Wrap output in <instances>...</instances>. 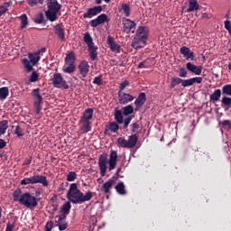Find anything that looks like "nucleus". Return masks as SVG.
I'll return each instance as SVG.
<instances>
[{"label": "nucleus", "instance_id": "1", "mask_svg": "<svg viewBox=\"0 0 231 231\" xmlns=\"http://www.w3.org/2000/svg\"><path fill=\"white\" fill-rule=\"evenodd\" d=\"M93 192L87 191L85 194L79 189L77 183H71L67 191V199L74 205H82L86 201H91Z\"/></svg>", "mask_w": 231, "mask_h": 231}, {"label": "nucleus", "instance_id": "2", "mask_svg": "<svg viewBox=\"0 0 231 231\" xmlns=\"http://www.w3.org/2000/svg\"><path fill=\"white\" fill-rule=\"evenodd\" d=\"M118 163V152L111 150L109 158L107 160V153H103L98 158V167L102 177L106 176L107 170L109 171H115Z\"/></svg>", "mask_w": 231, "mask_h": 231}, {"label": "nucleus", "instance_id": "3", "mask_svg": "<svg viewBox=\"0 0 231 231\" xmlns=\"http://www.w3.org/2000/svg\"><path fill=\"white\" fill-rule=\"evenodd\" d=\"M14 201H17L27 208H35L37 207V198L29 192L23 193L21 189H16L13 194Z\"/></svg>", "mask_w": 231, "mask_h": 231}, {"label": "nucleus", "instance_id": "4", "mask_svg": "<svg viewBox=\"0 0 231 231\" xmlns=\"http://www.w3.org/2000/svg\"><path fill=\"white\" fill-rule=\"evenodd\" d=\"M47 6L48 9L45 12V15L49 21L53 23L54 21H57V14L60 11V5L57 0H49L47 1Z\"/></svg>", "mask_w": 231, "mask_h": 231}, {"label": "nucleus", "instance_id": "5", "mask_svg": "<svg viewBox=\"0 0 231 231\" xmlns=\"http://www.w3.org/2000/svg\"><path fill=\"white\" fill-rule=\"evenodd\" d=\"M91 120H93V108H87L79 120L83 133H89L91 131Z\"/></svg>", "mask_w": 231, "mask_h": 231}, {"label": "nucleus", "instance_id": "6", "mask_svg": "<svg viewBox=\"0 0 231 231\" xmlns=\"http://www.w3.org/2000/svg\"><path fill=\"white\" fill-rule=\"evenodd\" d=\"M136 143H138V135L136 134L130 135L128 140L124 137L117 138V147H122L123 149H133V147H136Z\"/></svg>", "mask_w": 231, "mask_h": 231}, {"label": "nucleus", "instance_id": "7", "mask_svg": "<svg viewBox=\"0 0 231 231\" xmlns=\"http://www.w3.org/2000/svg\"><path fill=\"white\" fill-rule=\"evenodd\" d=\"M37 183H42L43 187H48V180L44 175H33L29 178L23 179L21 180V185H35Z\"/></svg>", "mask_w": 231, "mask_h": 231}, {"label": "nucleus", "instance_id": "8", "mask_svg": "<svg viewBox=\"0 0 231 231\" xmlns=\"http://www.w3.org/2000/svg\"><path fill=\"white\" fill-rule=\"evenodd\" d=\"M52 84L54 88H63V89H69V85L65 81L60 73H54L52 78Z\"/></svg>", "mask_w": 231, "mask_h": 231}, {"label": "nucleus", "instance_id": "9", "mask_svg": "<svg viewBox=\"0 0 231 231\" xmlns=\"http://www.w3.org/2000/svg\"><path fill=\"white\" fill-rule=\"evenodd\" d=\"M32 95L34 98V109L36 113L39 115L41 113V104H42V96H41V92L39 88H35L32 90Z\"/></svg>", "mask_w": 231, "mask_h": 231}, {"label": "nucleus", "instance_id": "10", "mask_svg": "<svg viewBox=\"0 0 231 231\" xmlns=\"http://www.w3.org/2000/svg\"><path fill=\"white\" fill-rule=\"evenodd\" d=\"M118 98L119 104H121L122 106H125V104H129V102H133V100H134V97L124 91L118 92Z\"/></svg>", "mask_w": 231, "mask_h": 231}, {"label": "nucleus", "instance_id": "11", "mask_svg": "<svg viewBox=\"0 0 231 231\" xmlns=\"http://www.w3.org/2000/svg\"><path fill=\"white\" fill-rule=\"evenodd\" d=\"M109 19L107 18V14H102L90 22V26L92 28H97L99 24H104V23H107Z\"/></svg>", "mask_w": 231, "mask_h": 231}, {"label": "nucleus", "instance_id": "12", "mask_svg": "<svg viewBox=\"0 0 231 231\" xmlns=\"http://www.w3.org/2000/svg\"><path fill=\"white\" fill-rule=\"evenodd\" d=\"M102 12V5L94 6L92 8L88 9L87 13L83 14L84 19H91V17H95L97 14Z\"/></svg>", "mask_w": 231, "mask_h": 231}, {"label": "nucleus", "instance_id": "13", "mask_svg": "<svg viewBox=\"0 0 231 231\" xmlns=\"http://www.w3.org/2000/svg\"><path fill=\"white\" fill-rule=\"evenodd\" d=\"M123 28L125 33H129L136 26V23L128 18H123Z\"/></svg>", "mask_w": 231, "mask_h": 231}, {"label": "nucleus", "instance_id": "14", "mask_svg": "<svg viewBox=\"0 0 231 231\" xmlns=\"http://www.w3.org/2000/svg\"><path fill=\"white\" fill-rule=\"evenodd\" d=\"M55 221L59 226V230H66L68 228V222H66V217L64 216H56Z\"/></svg>", "mask_w": 231, "mask_h": 231}, {"label": "nucleus", "instance_id": "15", "mask_svg": "<svg viewBox=\"0 0 231 231\" xmlns=\"http://www.w3.org/2000/svg\"><path fill=\"white\" fill-rule=\"evenodd\" d=\"M145 44H147V40L134 37L131 46L134 47V50H140V48H144Z\"/></svg>", "mask_w": 231, "mask_h": 231}, {"label": "nucleus", "instance_id": "16", "mask_svg": "<svg viewBox=\"0 0 231 231\" xmlns=\"http://www.w3.org/2000/svg\"><path fill=\"white\" fill-rule=\"evenodd\" d=\"M78 69L83 79H86V77H88V73H89V64L88 61L84 60L79 65Z\"/></svg>", "mask_w": 231, "mask_h": 231}, {"label": "nucleus", "instance_id": "17", "mask_svg": "<svg viewBox=\"0 0 231 231\" xmlns=\"http://www.w3.org/2000/svg\"><path fill=\"white\" fill-rule=\"evenodd\" d=\"M134 37L137 39H143V41H147V37H149V32H147L145 27L140 26L138 27Z\"/></svg>", "mask_w": 231, "mask_h": 231}, {"label": "nucleus", "instance_id": "18", "mask_svg": "<svg viewBox=\"0 0 231 231\" xmlns=\"http://www.w3.org/2000/svg\"><path fill=\"white\" fill-rule=\"evenodd\" d=\"M186 68L189 71L194 73L195 75H201V71H203V68L201 66H196L190 62L186 64Z\"/></svg>", "mask_w": 231, "mask_h": 231}, {"label": "nucleus", "instance_id": "19", "mask_svg": "<svg viewBox=\"0 0 231 231\" xmlns=\"http://www.w3.org/2000/svg\"><path fill=\"white\" fill-rule=\"evenodd\" d=\"M181 55L185 57L188 60H194V52L190 51V49L189 47H181L180 50Z\"/></svg>", "mask_w": 231, "mask_h": 231}, {"label": "nucleus", "instance_id": "20", "mask_svg": "<svg viewBox=\"0 0 231 231\" xmlns=\"http://www.w3.org/2000/svg\"><path fill=\"white\" fill-rule=\"evenodd\" d=\"M115 180H116V177H113L108 181L103 184L102 190L105 194H109V192H111V189L113 187V184L115 183Z\"/></svg>", "mask_w": 231, "mask_h": 231}, {"label": "nucleus", "instance_id": "21", "mask_svg": "<svg viewBox=\"0 0 231 231\" xmlns=\"http://www.w3.org/2000/svg\"><path fill=\"white\" fill-rule=\"evenodd\" d=\"M120 129L118 123L111 122L106 126L105 133H116Z\"/></svg>", "mask_w": 231, "mask_h": 231}, {"label": "nucleus", "instance_id": "22", "mask_svg": "<svg viewBox=\"0 0 231 231\" xmlns=\"http://www.w3.org/2000/svg\"><path fill=\"white\" fill-rule=\"evenodd\" d=\"M120 14H124L125 17H129L131 15V6L127 4H122L118 8Z\"/></svg>", "mask_w": 231, "mask_h": 231}, {"label": "nucleus", "instance_id": "23", "mask_svg": "<svg viewBox=\"0 0 231 231\" xmlns=\"http://www.w3.org/2000/svg\"><path fill=\"white\" fill-rule=\"evenodd\" d=\"M197 10H199V5L196 0H189V7L187 8L186 12L190 13Z\"/></svg>", "mask_w": 231, "mask_h": 231}, {"label": "nucleus", "instance_id": "24", "mask_svg": "<svg viewBox=\"0 0 231 231\" xmlns=\"http://www.w3.org/2000/svg\"><path fill=\"white\" fill-rule=\"evenodd\" d=\"M145 100H146L145 93L139 94L138 97L134 101L136 107H142V106L145 104Z\"/></svg>", "mask_w": 231, "mask_h": 231}, {"label": "nucleus", "instance_id": "25", "mask_svg": "<svg viewBox=\"0 0 231 231\" xmlns=\"http://www.w3.org/2000/svg\"><path fill=\"white\" fill-rule=\"evenodd\" d=\"M108 45L110 46V49L112 51H120V45L118 43L115 42V40L111 38V36L108 37Z\"/></svg>", "mask_w": 231, "mask_h": 231}, {"label": "nucleus", "instance_id": "26", "mask_svg": "<svg viewBox=\"0 0 231 231\" xmlns=\"http://www.w3.org/2000/svg\"><path fill=\"white\" fill-rule=\"evenodd\" d=\"M28 58H29V60L32 61V63L34 65H36L37 62L41 60V55H39L36 52L28 53Z\"/></svg>", "mask_w": 231, "mask_h": 231}, {"label": "nucleus", "instance_id": "27", "mask_svg": "<svg viewBox=\"0 0 231 231\" xmlns=\"http://www.w3.org/2000/svg\"><path fill=\"white\" fill-rule=\"evenodd\" d=\"M62 71L63 73H75V64L65 63V65L62 68Z\"/></svg>", "mask_w": 231, "mask_h": 231}, {"label": "nucleus", "instance_id": "28", "mask_svg": "<svg viewBox=\"0 0 231 231\" xmlns=\"http://www.w3.org/2000/svg\"><path fill=\"white\" fill-rule=\"evenodd\" d=\"M22 62L24 69L28 72L32 71V69H33V66H35V64L32 63V61H30V60H28V59H23Z\"/></svg>", "mask_w": 231, "mask_h": 231}, {"label": "nucleus", "instance_id": "29", "mask_svg": "<svg viewBox=\"0 0 231 231\" xmlns=\"http://www.w3.org/2000/svg\"><path fill=\"white\" fill-rule=\"evenodd\" d=\"M116 190L118 194L121 196H124L125 194V184H124L123 181H120L116 186Z\"/></svg>", "mask_w": 231, "mask_h": 231}, {"label": "nucleus", "instance_id": "30", "mask_svg": "<svg viewBox=\"0 0 231 231\" xmlns=\"http://www.w3.org/2000/svg\"><path fill=\"white\" fill-rule=\"evenodd\" d=\"M10 95L8 87L0 88V100H5Z\"/></svg>", "mask_w": 231, "mask_h": 231}, {"label": "nucleus", "instance_id": "31", "mask_svg": "<svg viewBox=\"0 0 231 231\" xmlns=\"http://www.w3.org/2000/svg\"><path fill=\"white\" fill-rule=\"evenodd\" d=\"M11 5H12V1H9V2L4 3L0 6V16L5 15V14H6V12H8V8H10Z\"/></svg>", "mask_w": 231, "mask_h": 231}, {"label": "nucleus", "instance_id": "32", "mask_svg": "<svg viewBox=\"0 0 231 231\" xmlns=\"http://www.w3.org/2000/svg\"><path fill=\"white\" fill-rule=\"evenodd\" d=\"M124 114L122 113V110H116L115 111V119L117 124H124Z\"/></svg>", "mask_w": 231, "mask_h": 231}, {"label": "nucleus", "instance_id": "33", "mask_svg": "<svg viewBox=\"0 0 231 231\" xmlns=\"http://www.w3.org/2000/svg\"><path fill=\"white\" fill-rule=\"evenodd\" d=\"M83 39L88 48L95 46V44L93 43V38H91L89 32H86Z\"/></svg>", "mask_w": 231, "mask_h": 231}, {"label": "nucleus", "instance_id": "34", "mask_svg": "<svg viewBox=\"0 0 231 231\" xmlns=\"http://www.w3.org/2000/svg\"><path fill=\"white\" fill-rule=\"evenodd\" d=\"M6 129H8V121H0V136H3L6 133Z\"/></svg>", "mask_w": 231, "mask_h": 231}, {"label": "nucleus", "instance_id": "35", "mask_svg": "<svg viewBox=\"0 0 231 231\" xmlns=\"http://www.w3.org/2000/svg\"><path fill=\"white\" fill-rule=\"evenodd\" d=\"M221 97V89H217L215 90L211 95H210V100L212 102H217L219 98Z\"/></svg>", "mask_w": 231, "mask_h": 231}, {"label": "nucleus", "instance_id": "36", "mask_svg": "<svg viewBox=\"0 0 231 231\" xmlns=\"http://www.w3.org/2000/svg\"><path fill=\"white\" fill-rule=\"evenodd\" d=\"M133 113H134V107H133V106L128 105L123 107V115H125V116H129V115H133Z\"/></svg>", "mask_w": 231, "mask_h": 231}, {"label": "nucleus", "instance_id": "37", "mask_svg": "<svg viewBox=\"0 0 231 231\" xmlns=\"http://www.w3.org/2000/svg\"><path fill=\"white\" fill-rule=\"evenodd\" d=\"M19 20L21 21V29L23 30V28H26L28 26V16L23 14L19 17Z\"/></svg>", "mask_w": 231, "mask_h": 231}, {"label": "nucleus", "instance_id": "38", "mask_svg": "<svg viewBox=\"0 0 231 231\" xmlns=\"http://www.w3.org/2000/svg\"><path fill=\"white\" fill-rule=\"evenodd\" d=\"M65 64H75V54L73 52H70L66 56Z\"/></svg>", "mask_w": 231, "mask_h": 231}, {"label": "nucleus", "instance_id": "39", "mask_svg": "<svg viewBox=\"0 0 231 231\" xmlns=\"http://www.w3.org/2000/svg\"><path fill=\"white\" fill-rule=\"evenodd\" d=\"M88 51H89L91 60H95V59H97L98 55L97 53V47H95V45H93L92 47H88Z\"/></svg>", "mask_w": 231, "mask_h": 231}, {"label": "nucleus", "instance_id": "40", "mask_svg": "<svg viewBox=\"0 0 231 231\" xmlns=\"http://www.w3.org/2000/svg\"><path fill=\"white\" fill-rule=\"evenodd\" d=\"M55 32L56 35H58L61 39V41H64V29H62L60 25L55 26Z\"/></svg>", "mask_w": 231, "mask_h": 231}, {"label": "nucleus", "instance_id": "41", "mask_svg": "<svg viewBox=\"0 0 231 231\" xmlns=\"http://www.w3.org/2000/svg\"><path fill=\"white\" fill-rule=\"evenodd\" d=\"M61 210L63 214H69V210H71V202L69 200L65 204H63Z\"/></svg>", "mask_w": 231, "mask_h": 231}, {"label": "nucleus", "instance_id": "42", "mask_svg": "<svg viewBox=\"0 0 231 231\" xmlns=\"http://www.w3.org/2000/svg\"><path fill=\"white\" fill-rule=\"evenodd\" d=\"M77 180V173L75 171H69L67 175V181H75Z\"/></svg>", "mask_w": 231, "mask_h": 231}, {"label": "nucleus", "instance_id": "43", "mask_svg": "<svg viewBox=\"0 0 231 231\" xmlns=\"http://www.w3.org/2000/svg\"><path fill=\"white\" fill-rule=\"evenodd\" d=\"M223 95H228L231 97V85H226L222 88Z\"/></svg>", "mask_w": 231, "mask_h": 231}, {"label": "nucleus", "instance_id": "44", "mask_svg": "<svg viewBox=\"0 0 231 231\" xmlns=\"http://www.w3.org/2000/svg\"><path fill=\"white\" fill-rule=\"evenodd\" d=\"M44 21V14H39L34 17V23L41 24Z\"/></svg>", "mask_w": 231, "mask_h": 231}, {"label": "nucleus", "instance_id": "45", "mask_svg": "<svg viewBox=\"0 0 231 231\" xmlns=\"http://www.w3.org/2000/svg\"><path fill=\"white\" fill-rule=\"evenodd\" d=\"M14 134H16V136H18V137L24 136V133L23 132V128H21L20 125L15 126Z\"/></svg>", "mask_w": 231, "mask_h": 231}, {"label": "nucleus", "instance_id": "46", "mask_svg": "<svg viewBox=\"0 0 231 231\" xmlns=\"http://www.w3.org/2000/svg\"><path fill=\"white\" fill-rule=\"evenodd\" d=\"M222 104L226 107H231V98L228 97H222Z\"/></svg>", "mask_w": 231, "mask_h": 231}, {"label": "nucleus", "instance_id": "47", "mask_svg": "<svg viewBox=\"0 0 231 231\" xmlns=\"http://www.w3.org/2000/svg\"><path fill=\"white\" fill-rule=\"evenodd\" d=\"M30 82H37L39 80V74L37 72L33 71L30 78H29Z\"/></svg>", "mask_w": 231, "mask_h": 231}, {"label": "nucleus", "instance_id": "48", "mask_svg": "<svg viewBox=\"0 0 231 231\" xmlns=\"http://www.w3.org/2000/svg\"><path fill=\"white\" fill-rule=\"evenodd\" d=\"M190 86H193L192 79H182V88H189Z\"/></svg>", "mask_w": 231, "mask_h": 231}, {"label": "nucleus", "instance_id": "49", "mask_svg": "<svg viewBox=\"0 0 231 231\" xmlns=\"http://www.w3.org/2000/svg\"><path fill=\"white\" fill-rule=\"evenodd\" d=\"M191 82L192 84H201L203 82V78L201 77H196V78H191Z\"/></svg>", "mask_w": 231, "mask_h": 231}, {"label": "nucleus", "instance_id": "50", "mask_svg": "<svg viewBox=\"0 0 231 231\" xmlns=\"http://www.w3.org/2000/svg\"><path fill=\"white\" fill-rule=\"evenodd\" d=\"M129 86V81L125 80L119 85V91H124Z\"/></svg>", "mask_w": 231, "mask_h": 231}, {"label": "nucleus", "instance_id": "51", "mask_svg": "<svg viewBox=\"0 0 231 231\" xmlns=\"http://www.w3.org/2000/svg\"><path fill=\"white\" fill-rule=\"evenodd\" d=\"M131 120H133V116H129L128 117H126L125 120H124V127L125 129L129 125V124H131Z\"/></svg>", "mask_w": 231, "mask_h": 231}, {"label": "nucleus", "instance_id": "52", "mask_svg": "<svg viewBox=\"0 0 231 231\" xmlns=\"http://www.w3.org/2000/svg\"><path fill=\"white\" fill-rule=\"evenodd\" d=\"M138 129H140V125H138V123H134L132 125L131 132L132 133H138Z\"/></svg>", "mask_w": 231, "mask_h": 231}, {"label": "nucleus", "instance_id": "53", "mask_svg": "<svg viewBox=\"0 0 231 231\" xmlns=\"http://www.w3.org/2000/svg\"><path fill=\"white\" fill-rule=\"evenodd\" d=\"M179 75L182 79H185V77H187V70L184 68H181L179 71Z\"/></svg>", "mask_w": 231, "mask_h": 231}, {"label": "nucleus", "instance_id": "54", "mask_svg": "<svg viewBox=\"0 0 231 231\" xmlns=\"http://www.w3.org/2000/svg\"><path fill=\"white\" fill-rule=\"evenodd\" d=\"M93 84H97V86H101L102 85V78L96 77L93 80Z\"/></svg>", "mask_w": 231, "mask_h": 231}, {"label": "nucleus", "instance_id": "55", "mask_svg": "<svg viewBox=\"0 0 231 231\" xmlns=\"http://www.w3.org/2000/svg\"><path fill=\"white\" fill-rule=\"evenodd\" d=\"M171 80H173V82L179 86V84H181V86H183V79H180V78H173Z\"/></svg>", "mask_w": 231, "mask_h": 231}, {"label": "nucleus", "instance_id": "56", "mask_svg": "<svg viewBox=\"0 0 231 231\" xmlns=\"http://www.w3.org/2000/svg\"><path fill=\"white\" fill-rule=\"evenodd\" d=\"M143 68H147V65L145 64V61H142L138 64V69H142Z\"/></svg>", "mask_w": 231, "mask_h": 231}, {"label": "nucleus", "instance_id": "57", "mask_svg": "<svg viewBox=\"0 0 231 231\" xmlns=\"http://www.w3.org/2000/svg\"><path fill=\"white\" fill-rule=\"evenodd\" d=\"M6 147V142L5 140L0 139V149H5Z\"/></svg>", "mask_w": 231, "mask_h": 231}, {"label": "nucleus", "instance_id": "58", "mask_svg": "<svg viewBox=\"0 0 231 231\" xmlns=\"http://www.w3.org/2000/svg\"><path fill=\"white\" fill-rule=\"evenodd\" d=\"M28 5L30 6H35V5H37V0H28Z\"/></svg>", "mask_w": 231, "mask_h": 231}, {"label": "nucleus", "instance_id": "59", "mask_svg": "<svg viewBox=\"0 0 231 231\" xmlns=\"http://www.w3.org/2000/svg\"><path fill=\"white\" fill-rule=\"evenodd\" d=\"M44 51H46V48L42 47V49L36 51L35 52H36L38 55H41V53H44Z\"/></svg>", "mask_w": 231, "mask_h": 231}, {"label": "nucleus", "instance_id": "60", "mask_svg": "<svg viewBox=\"0 0 231 231\" xmlns=\"http://www.w3.org/2000/svg\"><path fill=\"white\" fill-rule=\"evenodd\" d=\"M45 231H51V223L48 222V223L46 224V229H45Z\"/></svg>", "mask_w": 231, "mask_h": 231}, {"label": "nucleus", "instance_id": "61", "mask_svg": "<svg viewBox=\"0 0 231 231\" xmlns=\"http://www.w3.org/2000/svg\"><path fill=\"white\" fill-rule=\"evenodd\" d=\"M222 125H226V126H230V120H225L222 122Z\"/></svg>", "mask_w": 231, "mask_h": 231}, {"label": "nucleus", "instance_id": "62", "mask_svg": "<svg viewBox=\"0 0 231 231\" xmlns=\"http://www.w3.org/2000/svg\"><path fill=\"white\" fill-rule=\"evenodd\" d=\"M202 19H210V15L208 14H207V13H204L202 14Z\"/></svg>", "mask_w": 231, "mask_h": 231}, {"label": "nucleus", "instance_id": "63", "mask_svg": "<svg viewBox=\"0 0 231 231\" xmlns=\"http://www.w3.org/2000/svg\"><path fill=\"white\" fill-rule=\"evenodd\" d=\"M121 171H122V168H118L116 172V176H118V174H120Z\"/></svg>", "mask_w": 231, "mask_h": 231}, {"label": "nucleus", "instance_id": "64", "mask_svg": "<svg viewBox=\"0 0 231 231\" xmlns=\"http://www.w3.org/2000/svg\"><path fill=\"white\" fill-rule=\"evenodd\" d=\"M176 84L173 82V80L171 79V88H176Z\"/></svg>", "mask_w": 231, "mask_h": 231}]
</instances>
